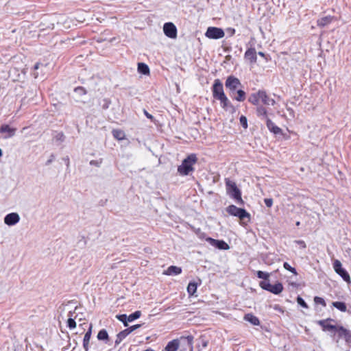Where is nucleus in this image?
I'll use <instances>...</instances> for the list:
<instances>
[{"label": "nucleus", "mask_w": 351, "mask_h": 351, "mask_svg": "<svg viewBox=\"0 0 351 351\" xmlns=\"http://www.w3.org/2000/svg\"><path fill=\"white\" fill-rule=\"evenodd\" d=\"M206 241L209 242L210 245L219 250H228L230 248L228 244L223 240H217L208 237L206 239Z\"/></svg>", "instance_id": "dca6fc26"}, {"label": "nucleus", "mask_w": 351, "mask_h": 351, "mask_svg": "<svg viewBox=\"0 0 351 351\" xmlns=\"http://www.w3.org/2000/svg\"><path fill=\"white\" fill-rule=\"evenodd\" d=\"M297 302L298 303V304H300L301 306H302L305 308H307L308 307L307 304L300 296H298Z\"/></svg>", "instance_id": "c9c22d12"}, {"label": "nucleus", "mask_w": 351, "mask_h": 351, "mask_svg": "<svg viewBox=\"0 0 351 351\" xmlns=\"http://www.w3.org/2000/svg\"><path fill=\"white\" fill-rule=\"evenodd\" d=\"M239 121H240L241 125L244 128H247V118L245 116H243V115L241 116V117L239 119Z\"/></svg>", "instance_id": "f704fd0d"}, {"label": "nucleus", "mask_w": 351, "mask_h": 351, "mask_svg": "<svg viewBox=\"0 0 351 351\" xmlns=\"http://www.w3.org/2000/svg\"><path fill=\"white\" fill-rule=\"evenodd\" d=\"M138 71L139 73L144 74V75H149V66L143 62L138 64Z\"/></svg>", "instance_id": "a878e982"}, {"label": "nucleus", "mask_w": 351, "mask_h": 351, "mask_svg": "<svg viewBox=\"0 0 351 351\" xmlns=\"http://www.w3.org/2000/svg\"><path fill=\"white\" fill-rule=\"evenodd\" d=\"M249 101L253 105L258 106H274L276 104L274 99L271 98L265 90H258L251 95Z\"/></svg>", "instance_id": "7ed1b4c3"}, {"label": "nucleus", "mask_w": 351, "mask_h": 351, "mask_svg": "<svg viewBox=\"0 0 351 351\" xmlns=\"http://www.w3.org/2000/svg\"><path fill=\"white\" fill-rule=\"evenodd\" d=\"M112 134L114 138L117 141H122L126 138L125 132L121 129H113L112 130Z\"/></svg>", "instance_id": "4be33fe9"}, {"label": "nucleus", "mask_w": 351, "mask_h": 351, "mask_svg": "<svg viewBox=\"0 0 351 351\" xmlns=\"http://www.w3.org/2000/svg\"><path fill=\"white\" fill-rule=\"evenodd\" d=\"M180 340L178 339H173L168 342L162 351H178L180 348Z\"/></svg>", "instance_id": "6ab92c4d"}, {"label": "nucleus", "mask_w": 351, "mask_h": 351, "mask_svg": "<svg viewBox=\"0 0 351 351\" xmlns=\"http://www.w3.org/2000/svg\"><path fill=\"white\" fill-rule=\"evenodd\" d=\"M106 101H107V104H105V106H103V108L104 109H107L108 108V106H109L110 103V101L109 100H106Z\"/></svg>", "instance_id": "a18cd8bd"}, {"label": "nucleus", "mask_w": 351, "mask_h": 351, "mask_svg": "<svg viewBox=\"0 0 351 351\" xmlns=\"http://www.w3.org/2000/svg\"><path fill=\"white\" fill-rule=\"evenodd\" d=\"M117 318L121 321L125 326H128V316L125 314L119 315L116 316Z\"/></svg>", "instance_id": "7c9ffc66"}, {"label": "nucleus", "mask_w": 351, "mask_h": 351, "mask_svg": "<svg viewBox=\"0 0 351 351\" xmlns=\"http://www.w3.org/2000/svg\"><path fill=\"white\" fill-rule=\"evenodd\" d=\"M182 271L181 267L171 265L165 270L162 274L166 276H176L180 274Z\"/></svg>", "instance_id": "aec40b11"}, {"label": "nucleus", "mask_w": 351, "mask_h": 351, "mask_svg": "<svg viewBox=\"0 0 351 351\" xmlns=\"http://www.w3.org/2000/svg\"><path fill=\"white\" fill-rule=\"evenodd\" d=\"M332 304L334 307L341 312H346L347 311V306L343 302H333Z\"/></svg>", "instance_id": "cd10ccee"}, {"label": "nucleus", "mask_w": 351, "mask_h": 351, "mask_svg": "<svg viewBox=\"0 0 351 351\" xmlns=\"http://www.w3.org/2000/svg\"><path fill=\"white\" fill-rule=\"evenodd\" d=\"M314 302L315 304H321L322 306H323L324 307L326 306V303L322 298L315 296L314 298Z\"/></svg>", "instance_id": "72a5a7b5"}, {"label": "nucleus", "mask_w": 351, "mask_h": 351, "mask_svg": "<svg viewBox=\"0 0 351 351\" xmlns=\"http://www.w3.org/2000/svg\"><path fill=\"white\" fill-rule=\"evenodd\" d=\"M141 316V312L140 311H136L128 316V321L130 322H133L134 320L138 319Z\"/></svg>", "instance_id": "c756f323"}, {"label": "nucleus", "mask_w": 351, "mask_h": 351, "mask_svg": "<svg viewBox=\"0 0 351 351\" xmlns=\"http://www.w3.org/2000/svg\"><path fill=\"white\" fill-rule=\"evenodd\" d=\"M256 276L258 278L264 280H268V278H269V274L263 272L262 271H258L256 272Z\"/></svg>", "instance_id": "473e14b6"}, {"label": "nucleus", "mask_w": 351, "mask_h": 351, "mask_svg": "<svg viewBox=\"0 0 351 351\" xmlns=\"http://www.w3.org/2000/svg\"><path fill=\"white\" fill-rule=\"evenodd\" d=\"M244 319L245 321L250 322L254 326H258L260 324V321L258 318L252 313H247L245 315Z\"/></svg>", "instance_id": "5701e85b"}, {"label": "nucleus", "mask_w": 351, "mask_h": 351, "mask_svg": "<svg viewBox=\"0 0 351 351\" xmlns=\"http://www.w3.org/2000/svg\"><path fill=\"white\" fill-rule=\"evenodd\" d=\"M106 101H107V104H105V106H103V108L104 109H107L108 108V106H109L110 103V101L109 100H106Z\"/></svg>", "instance_id": "49530a36"}, {"label": "nucleus", "mask_w": 351, "mask_h": 351, "mask_svg": "<svg viewBox=\"0 0 351 351\" xmlns=\"http://www.w3.org/2000/svg\"><path fill=\"white\" fill-rule=\"evenodd\" d=\"M2 156V151L1 149H0V157Z\"/></svg>", "instance_id": "8fccbe9b"}, {"label": "nucleus", "mask_w": 351, "mask_h": 351, "mask_svg": "<svg viewBox=\"0 0 351 351\" xmlns=\"http://www.w3.org/2000/svg\"><path fill=\"white\" fill-rule=\"evenodd\" d=\"M264 202L267 207L271 208L273 205L274 202H273V199H271V198H265L264 199Z\"/></svg>", "instance_id": "4c0bfd02"}, {"label": "nucleus", "mask_w": 351, "mask_h": 351, "mask_svg": "<svg viewBox=\"0 0 351 351\" xmlns=\"http://www.w3.org/2000/svg\"><path fill=\"white\" fill-rule=\"evenodd\" d=\"M205 36L211 39H219L224 37L225 33L221 28L209 27L206 32Z\"/></svg>", "instance_id": "9d476101"}, {"label": "nucleus", "mask_w": 351, "mask_h": 351, "mask_svg": "<svg viewBox=\"0 0 351 351\" xmlns=\"http://www.w3.org/2000/svg\"><path fill=\"white\" fill-rule=\"evenodd\" d=\"M227 212L233 216L238 217L241 221H244L247 219V222L250 220V215L245 209L238 208L234 205H230L226 208Z\"/></svg>", "instance_id": "0eeeda50"}, {"label": "nucleus", "mask_w": 351, "mask_h": 351, "mask_svg": "<svg viewBox=\"0 0 351 351\" xmlns=\"http://www.w3.org/2000/svg\"><path fill=\"white\" fill-rule=\"evenodd\" d=\"M256 115L262 120L265 121L268 130L274 134H282V130L280 128L276 125L269 117V112L265 106H258L256 110Z\"/></svg>", "instance_id": "20e7f679"}, {"label": "nucleus", "mask_w": 351, "mask_h": 351, "mask_svg": "<svg viewBox=\"0 0 351 351\" xmlns=\"http://www.w3.org/2000/svg\"><path fill=\"white\" fill-rule=\"evenodd\" d=\"M56 138L57 140L63 141L64 138V135L62 132H60L56 136Z\"/></svg>", "instance_id": "a19ab883"}, {"label": "nucleus", "mask_w": 351, "mask_h": 351, "mask_svg": "<svg viewBox=\"0 0 351 351\" xmlns=\"http://www.w3.org/2000/svg\"><path fill=\"white\" fill-rule=\"evenodd\" d=\"M19 215L16 213L8 214L4 218V222L8 226L15 225L19 221Z\"/></svg>", "instance_id": "f3484780"}, {"label": "nucleus", "mask_w": 351, "mask_h": 351, "mask_svg": "<svg viewBox=\"0 0 351 351\" xmlns=\"http://www.w3.org/2000/svg\"><path fill=\"white\" fill-rule=\"evenodd\" d=\"M225 183L227 193L230 195L237 202L243 204V200L242 199L241 192L237 187L236 183L230 180L229 178H225Z\"/></svg>", "instance_id": "423d86ee"}, {"label": "nucleus", "mask_w": 351, "mask_h": 351, "mask_svg": "<svg viewBox=\"0 0 351 351\" xmlns=\"http://www.w3.org/2000/svg\"><path fill=\"white\" fill-rule=\"evenodd\" d=\"M333 268L335 272L339 274L346 282L350 283V276L349 274L342 268V265L339 260L333 262Z\"/></svg>", "instance_id": "9b49d317"}, {"label": "nucleus", "mask_w": 351, "mask_h": 351, "mask_svg": "<svg viewBox=\"0 0 351 351\" xmlns=\"http://www.w3.org/2000/svg\"><path fill=\"white\" fill-rule=\"evenodd\" d=\"M77 90H80L84 94H86V89L84 87H82V86H78V87L75 88V91H77Z\"/></svg>", "instance_id": "79ce46f5"}, {"label": "nucleus", "mask_w": 351, "mask_h": 351, "mask_svg": "<svg viewBox=\"0 0 351 351\" xmlns=\"http://www.w3.org/2000/svg\"><path fill=\"white\" fill-rule=\"evenodd\" d=\"M295 224H296V226H300V221H297Z\"/></svg>", "instance_id": "09e8293b"}, {"label": "nucleus", "mask_w": 351, "mask_h": 351, "mask_svg": "<svg viewBox=\"0 0 351 351\" xmlns=\"http://www.w3.org/2000/svg\"><path fill=\"white\" fill-rule=\"evenodd\" d=\"M212 95L214 99L219 100L226 95L225 94L223 86L219 79H215L211 87Z\"/></svg>", "instance_id": "6e6552de"}, {"label": "nucleus", "mask_w": 351, "mask_h": 351, "mask_svg": "<svg viewBox=\"0 0 351 351\" xmlns=\"http://www.w3.org/2000/svg\"><path fill=\"white\" fill-rule=\"evenodd\" d=\"M16 129L11 128L8 124H3L0 126V134H3L2 138L7 139L15 135Z\"/></svg>", "instance_id": "ddd939ff"}, {"label": "nucleus", "mask_w": 351, "mask_h": 351, "mask_svg": "<svg viewBox=\"0 0 351 351\" xmlns=\"http://www.w3.org/2000/svg\"><path fill=\"white\" fill-rule=\"evenodd\" d=\"M69 318L67 320V326L70 329H74L76 327V322L75 319L71 317L73 316V313L71 311L69 312Z\"/></svg>", "instance_id": "c85d7f7f"}, {"label": "nucleus", "mask_w": 351, "mask_h": 351, "mask_svg": "<svg viewBox=\"0 0 351 351\" xmlns=\"http://www.w3.org/2000/svg\"><path fill=\"white\" fill-rule=\"evenodd\" d=\"M97 337L99 341H108L109 340V336L106 329L100 330L97 334Z\"/></svg>", "instance_id": "393cba45"}, {"label": "nucleus", "mask_w": 351, "mask_h": 351, "mask_svg": "<svg viewBox=\"0 0 351 351\" xmlns=\"http://www.w3.org/2000/svg\"><path fill=\"white\" fill-rule=\"evenodd\" d=\"M93 332V324H90L88 330L84 335L83 339V348L85 351H88L90 348L89 343Z\"/></svg>", "instance_id": "a211bd4d"}, {"label": "nucleus", "mask_w": 351, "mask_h": 351, "mask_svg": "<svg viewBox=\"0 0 351 351\" xmlns=\"http://www.w3.org/2000/svg\"><path fill=\"white\" fill-rule=\"evenodd\" d=\"M330 322H335V321L331 318L317 321L318 325L322 327L323 331L333 333L331 337L337 342L343 338L347 343H350L351 332L342 326L334 325L330 324Z\"/></svg>", "instance_id": "f257e3e1"}, {"label": "nucleus", "mask_w": 351, "mask_h": 351, "mask_svg": "<svg viewBox=\"0 0 351 351\" xmlns=\"http://www.w3.org/2000/svg\"><path fill=\"white\" fill-rule=\"evenodd\" d=\"M244 58L251 64H255L257 61V53L255 48H248L244 53Z\"/></svg>", "instance_id": "2eb2a0df"}, {"label": "nucleus", "mask_w": 351, "mask_h": 351, "mask_svg": "<svg viewBox=\"0 0 351 351\" xmlns=\"http://www.w3.org/2000/svg\"><path fill=\"white\" fill-rule=\"evenodd\" d=\"M289 136H285V138L286 139H288V138H289Z\"/></svg>", "instance_id": "3c124183"}, {"label": "nucleus", "mask_w": 351, "mask_h": 351, "mask_svg": "<svg viewBox=\"0 0 351 351\" xmlns=\"http://www.w3.org/2000/svg\"><path fill=\"white\" fill-rule=\"evenodd\" d=\"M221 108L229 114H234L236 112V108L228 99L227 95L219 99Z\"/></svg>", "instance_id": "f8f14e48"}, {"label": "nucleus", "mask_w": 351, "mask_h": 351, "mask_svg": "<svg viewBox=\"0 0 351 351\" xmlns=\"http://www.w3.org/2000/svg\"><path fill=\"white\" fill-rule=\"evenodd\" d=\"M225 86L233 99L240 102L245 100L246 93L240 88L242 85L237 77L234 75L228 76L225 82Z\"/></svg>", "instance_id": "f03ea898"}, {"label": "nucleus", "mask_w": 351, "mask_h": 351, "mask_svg": "<svg viewBox=\"0 0 351 351\" xmlns=\"http://www.w3.org/2000/svg\"><path fill=\"white\" fill-rule=\"evenodd\" d=\"M258 54L261 57H262V58H265L267 61L268 60L267 56L265 53H263V52H262V51H259V52L258 53Z\"/></svg>", "instance_id": "37998d69"}, {"label": "nucleus", "mask_w": 351, "mask_h": 351, "mask_svg": "<svg viewBox=\"0 0 351 351\" xmlns=\"http://www.w3.org/2000/svg\"><path fill=\"white\" fill-rule=\"evenodd\" d=\"M129 335H130V333L128 332L127 329H125V330L119 332L117 335V337H116V339L114 341L115 345L116 346L119 345L121 343V342Z\"/></svg>", "instance_id": "b1692460"}, {"label": "nucleus", "mask_w": 351, "mask_h": 351, "mask_svg": "<svg viewBox=\"0 0 351 351\" xmlns=\"http://www.w3.org/2000/svg\"><path fill=\"white\" fill-rule=\"evenodd\" d=\"M197 285L195 282H190L187 287V292L189 295H193L197 291Z\"/></svg>", "instance_id": "bb28decb"}, {"label": "nucleus", "mask_w": 351, "mask_h": 351, "mask_svg": "<svg viewBox=\"0 0 351 351\" xmlns=\"http://www.w3.org/2000/svg\"><path fill=\"white\" fill-rule=\"evenodd\" d=\"M295 243L300 245V247L302 249H304L306 247V243L302 240H298L295 241Z\"/></svg>", "instance_id": "ea45409f"}, {"label": "nucleus", "mask_w": 351, "mask_h": 351, "mask_svg": "<svg viewBox=\"0 0 351 351\" xmlns=\"http://www.w3.org/2000/svg\"><path fill=\"white\" fill-rule=\"evenodd\" d=\"M40 62H37L35 64L34 66V70H37L39 69L40 67Z\"/></svg>", "instance_id": "c03bdc74"}, {"label": "nucleus", "mask_w": 351, "mask_h": 351, "mask_svg": "<svg viewBox=\"0 0 351 351\" xmlns=\"http://www.w3.org/2000/svg\"><path fill=\"white\" fill-rule=\"evenodd\" d=\"M260 287L266 291H268L275 295L280 294L283 291V285L281 282H277L274 285H271L269 282L261 281Z\"/></svg>", "instance_id": "1a4fd4ad"}, {"label": "nucleus", "mask_w": 351, "mask_h": 351, "mask_svg": "<svg viewBox=\"0 0 351 351\" xmlns=\"http://www.w3.org/2000/svg\"><path fill=\"white\" fill-rule=\"evenodd\" d=\"M93 163H94V161H93V160H92V161L90 162V164H93Z\"/></svg>", "instance_id": "603ef678"}, {"label": "nucleus", "mask_w": 351, "mask_h": 351, "mask_svg": "<svg viewBox=\"0 0 351 351\" xmlns=\"http://www.w3.org/2000/svg\"><path fill=\"white\" fill-rule=\"evenodd\" d=\"M186 339H188L189 343H192V341H193V337L192 336H188L186 337Z\"/></svg>", "instance_id": "de8ad7c7"}, {"label": "nucleus", "mask_w": 351, "mask_h": 351, "mask_svg": "<svg viewBox=\"0 0 351 351\" xmlns=\"http://www.w3.org/2000/svg\"><path fill=\"white\" fill-rule=\"evenodd\" d=\"M165 34L171 38H176L177 37V28L172 23H166L163 27Z\"/></svg>", "instance_id": "4468645a"}, {"label": "nucleus", "mask_w": 351, "mask_h": 351, "mask_svg": "<svg viewBox=\"0 0 351 351\" xmlns=\"http://www.w3.org/2000/svg\"><path fill=\"white\" fill-rule=\"evenodd\" d=\"M141 326V324H135V325L131 326L130 327H129L126 329L128 330V332L130 334L132 332L139 328Z\"/></svg>", "instance_id": "e433bc0d"}, {"label": "nucleus", "mask_w": 351, "mask_h": 351, "mask_svg": "<svg viewBox=\"0 0 351 351\" xmlns=\"http://www.w3.org/2000/svg\"><path fill=\"white\" fill-rule=\"evenodd\" d=\"M143 113L146 116V117L149 119L151 121L154 122L155 121L154 117L151 114H149L146 110H143Z\"/></svg>", "instance_id": "58836bf2"}, {"label": "nucleus", "mask_w": 351, "mask_h": 351, "mask_svg": "<svg viewBox=\"0 0 351 351\" xmlns=\"http://www.w3.org/2000/svg\"><path fill=\"white\" fill-rule=\"evenodd\" d=\"M283 267L286 270L291 272L293 274L298 275L296 269L294 267H291L288 263L285 262L283 264Z\"/></svg>", "instance_id": "2f4dec72"}, {"label": "nucleus", "mask_w": 351, "mask_h": 351, "mask_svg": "<svg viewBox=\"0 0 351 351\" xmlns=\"http://www.w3.org/2000/svg\"><path fill=\"white\" fill-rule=\"evenodd\" d=\"M335 19V16H324L317 20V25L320 27H323L332 23Z\"/></svg>", "instance_id": "412c9836"}, {"label": "nucleus", "mask_w": 351, "mask_h": 351, "mask_svg": "<svg viewBox=\"0 0 351 351\" xmlns=\"http://www.w3.org/2000/svg\"><path fill=\"white\" fill-rule=\"evenodd\" d=\"M197 158L196 154H191L184 158L182 164L178 167V172L180 176H184L189 175L194 171L193 165L197 162Z\"/></svg>", "instance_id": "39448f33"}]
</instances>
